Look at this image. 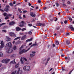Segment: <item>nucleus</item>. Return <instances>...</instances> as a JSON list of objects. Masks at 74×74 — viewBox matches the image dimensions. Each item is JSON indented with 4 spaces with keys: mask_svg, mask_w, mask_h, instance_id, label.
I'll use <instances>...</instances> for the list:
<instances>
[{
    "mask_svg": "<svg viewBox=\"0 0 74 74\" xmlns=\"http://www.w3.org/2000/svg\"><path fill=\"white\" fill-rule=\"evenodd\" d=\"M53 47H55V45L54 44H53Z\"/></svg>",
    "mask_w": 74,
    "mask_h": 74,
    "instance_id": "obj_58",
    "label": "nucleus"
},
{
    "mask_svg": "<svg viewBox=\"0 0 74 74\" xmlns=\"http://www.w3.org/2000/svg\"><path fill=\"white\" fill-rule=\"evenodd\" d=\"M9 19V17L7 16L5 17V19Z\"/></svg>",
    "mask_w": 74,
    "mask_h": 74,
    "instance_id": "obj_39",
    "label": "nucleus"
},
{
    "mask_svg": "<svg viewBox=\"0 0 74 74\" xmlns=\"http://www.w3.org/2000/svg\"><path fill=\"white\" fill-rule=\"evenodd\" d=\"M5 59H3L2 61V63H5Z\"/></svg>",
    "mask_w": 74,
    "mask_h": 74,
    "instance_id": "obj_27",
    "label": "nucleus"
},
{
    "mask_svg": "<svg viewBox=\"0 0 74 74\" xmlns=\"http://www.w3.org/2000/svg\"><path fill=\"white\" fill-rule=\"evenodd\" d=\"M6 52L7 53H12L13 52V49H12L11 48H10L9 49L6 50Z\"/></svg>",
    "mask_w": 74,
    "mask_h": 74,
    "instance_id": "obj_4",
    "label": "nucleus"
},
{
    "mask_svg": "<svg viewBox=\"0 0 74 74\" xmlns=\"http://www.w3.org/2000/svg\"><path fill=\"white\" fill-rule=\"evenodd\" d=\"M18 44H19L18 43V42H16L15 43V45H18Z\"/></svg>",
    "mask_w": 74,
    "mask_h": 74,
    "instance_id": "obj_61",
    "label": "nucleus"
},
{
    "mask_svg": "<svg viewBox=\"0 0 74 74\" xmlns=\"http://www.w3.org/2000/svg\"><path fill=\"white\" fill-rule=\"evenodd\" d=\"M32 57H29V60H31V59H32Z\"/></svg>",
    "mask_w": 74,
    "mask_h": 74,
    "instance_id": "obj_52",
    "label": "nucleus"
},
{
    "mask_svg": "<svg viewBox=\"0 0 74 74\" xmlns=\"http://www.w3.org/2000/svg\"><path fill=\"white\" fill-rule=\"evenodd\" d=\"M10 64H11V63H12L13 64H16V62H15V61H12L10 62Z\"/></svg>",
    "mask_w": 74,
    "mask_h": 74,
    "instance_id": "obj_18",
    "label": "nucleus"
},
{
    "mask_svg": "<svg viewBox=\"0 0 74 74\" xmlns=\"http://www.w3.org/2000/svg\"><path fill=\"white\" fill-rule=\"evenodd\" d=\"M9 34L12 37H16V35L14 34V33L13 32H10L9 33Z\"/></svg>",
    "mask_w": 74,
    "mask_h": 74,
    "instance_id": "obj_5",
    "label": "nucleus"
},
{
    "mask_svg": "<svg viewBox=\"0 0 74 74\" xmlns=\"http://www.w3.org/2000/svg\"><path fill=\"white\" fill-rule=\"evenodd\" d=\"M28 5H29V6H31V5H32V4H30V3H29Z\"/></svg>",
    "mask_w": 74,
    "mask_h": 74,
    "instance_id": "obj_60",
    "label": "nucleus"
},
{
    "mask_svg": "<svg viewBox=\"0 0 74 74\" xmlns=\"http://www.w3.org/2000/svg\"><path fill=\"white\" fill-rule=\"evenodd\" d=\"M66 36H69L70 35V34L69 33H66Z\"/></svg>",
    "mask_w": 74,
    "mask_h": 74,
    "instance_id": "obj_40",
    "label": "nucleus"
},
{
    "mask_svg": "<svg viewBox=\"0 0 74 74\" xmlns=\"http://www.w3.org/2000/svg\"><path fill=\"white\" fill-rule=\"evenodd\" d=\"M30 15L31 16L33 17V18H34L35 16H36V14L34 13L33 12H30Z\"/></svg>",
    "mask_w": 74,
    "mask_h": 74,
    "instance_id": "obj_7",
    "label": "nucleus"
},
{
    "mask_svg": "<svg viewBox=\"0 0 74 74\" xmlns=\"http://www.w3.org/2000/svg\"><path fill=\"white\" fill-rule=\"evenodd\" d=\"M24 26V25H23V24H22L21 23L20 25H19V26H20V27H23Z\"/></svg>",
    "mask_w": 74,
    "mask_h": 74,
    "instance_id": "obj_28",
    "label": "nucleus"
},
{
    "mask_svg": "<svg viewBox=\"0 0 74 74\" xmlns=\"http://www.w3.org/2000/svg\"><path fill=\"white\" fill-rule=\"evenodd\" d=\"M38 3H41V1L40 0H38Z\"/></svg>",
    "mask_w": 74,
    "mask_h": 74,
    "instance_id": "obj_38",
    "label": "nucleus"
},
{
    "mask_svg": "<svg viewBox=\"0 0 74 74\" xmlns=\"http://www.w3.org/2000/svg\"><path fill=\"white\" fill-rule=\"evenodd\" d=\"M14 24L15 22L13 21L10 22L9 23V25H14Z\"/></svg>",
    "mask_w": 74,
    "mask_h": 74,
    "instance_id": "obj_12",
    "label": "nucleus"
},
{
    "mask_svg": "<svg viewBox=\"0 0 74 74\" xmlns=\"http://www.w3.org/2000/svg\"><path fill=\"white\" fill-rule=\"evenodd\" d=\"M10 6H12V7H13V6H14V5H13L12 3H10Z\"/></svg>",
    "mask_w": 74,
    "mask_h": 74,
    "instance_id": "obj_33",
    "label": "nucleus"
},
{
    "mask_svg": "<svg viewBox=\"0 0 74 74\" xmlns=\"http://www.w3.org/2000/svg\"><path fill=\"white\" fill-rule=\"evenodd\" d=\"M21 37H17L16 38H15L14 39V40H20V39L21 38Z\"/></svg>",
    "mask_w": 74,
    "mask_h": 74,
    "instance_id": "obj_20",
    "label": "nucleus"
},
{
    "mask_svg": "<svg viewBox=\"0 0 74 74\" xmlns=\"http://www.w3.org/2000/svg\"><path fill=\"white\" fill-rule=\"evenodd\" d=\"M4 10L5 11H6L7 12H8L9 10V9L8 8H5Z\"/></svg>",
    "mask_w": 74,
    "mask_h": 74,
    "instance_id": "obj_19",
    "label": "nucleus"
},
{
    "mask_svg": "<svg viewBox=\"0 0 74 74\" xmlns=\"http://www.w3.org/2000/svg\"><path fill=\"white\" fill-rule=\"evenodd\" d=\"M48 62L47 61L46 62V63H45V66H46V65H47V64H48Z\"/></svg>",
    "mask_w": 74,
    "mask_h": 74,
    "instance_id": "obj_59",
    "label": "nucleus"
},
{
    "mask_svg": "<svg viewBox=\"0 0 74 74\" xmlns=\"http://www.w3.org/2000/svg\"><path fill=\"white\" fill-rule=\"evenodd\" d=\"M23 59L25 60V61H27V59H26V58H23Z\"/></svg>",
    "mask_w": 74,
    "mask_h": 74,
    "instance_id": "obj_54",
    "label": "nucleus"
},
{
    "mask_svg": "<svg viewBox=\"0 0 74 74\" xmlns=\"http://www.w3.org/2000/svg\"><path fill=\"white\" fill-rule=\"evenodd\" d=\"M26 37V35H25L23 36L21 38V40H23Z\"/></svg>",
    "mask_w": 74,
    "mask_h": 74,
    "instance_id": "obj_15",
    "label": "nucleus"
},
{
    "mask_svg": "<svg viewBox=\"0 0 74 74\" xmlns=\"http://www.w3.org/2000/svg\"><path fill=\"white\" fill-rule=\"evenodd\" d=\"M22 58H21V60H20V61L21 63H22V64H23V61L22 60Z\"/></svg>",
    "mask_w": 74,
    "mask_h": 74,
    "instance_id": "obj_26",
    "label": "nucleus"
},
{
    "mask_svg": "<svg viewBox=\"0 0 74 74\" xmlns=\"http://www.w3.org/2000/svg\"><path fill=\"white\" fill-rule=\"evenodd\" d=\"M36 53V52L34 51H32V53L30 54V56L32 58L34 57L35 56V54Z\"/></svg>",
    "mask_w": 74,
    "mask_h": 74,
    "instance_id": "obj_6",
    "label": "nucleus"
},
{
    "mask_svg": "<svg viewBox=\"0 0 74 74\" xmlns=\"http://www.w3.org/2000/svg\"><path fill=\"white\" fill-rule=\"evenodd\" d=\"M32 40H33V38H32L30 39H28L26 40V42H29V41H32Z\"/></svg>",
    "mask_w": 74,
    "mask_h": 74,
    "instance_id": "obj_13",
    "label": "nucleus"
},
{
    "mask_svg": "<svg viewBox=\"0 0 74 74\" xmlns=\"http://www.w3.org/2000/svg\"><path fill=\"white\" fill-rule=\"evenodd\" d=\"M7 15H8V16H12V14H7Z\"/></svg>",
    "mask_w": 74,
    "mask_h": 74,
    "instance_id": "obj_43",
    "label": "nucleus"
},
{
    "mask_svg": "<svg viewBox=\"0 0 74 74\" xmlns=\"http://www.w3.org/2000/svg\"><path fill=\"white\" fill-rule=\"evenodd\" d=\"M5 23H2L1 24H0V27H1V26H3V25H5Z\"/></svg>",
    "mask_w": 74,
    "mask_h": 74,
    "instance_id": "obj_30",
    "label": "nucleus"
},
{
    "mask_svg": "<svg viewBox=\"0 0 74 74\" xmlns=\"http://www.w3.org/2000/svg\"><path fill=\"white\" fill-rule=\"evenodd\" d=\"M67 23V21L66 20H65L64 21V23H65V24H66Z\"/></svg>",
    "mask_w": 74,
    "mask_h": 74,
    "instance_id": "obj_45",
    "label": "nucleus"
},
{
    "mask_svg": "<svg viewBox=\"0 0 74 74\" xmlns=\"http://www.w3.org/2000/svg\"><path fill=\"white\" fill-rule=\"evenodd\" d=\"M42 25V23H38L36 24V26H41Z\"/></svg>",
    "mask_w": 74,
    "mask_h": 74,
    "instance_id": "obj_17",
    "label": "nucleus"
},
{
    "mask_svg": "<svg viewBox=\"0 0 74 74\" xmlns=\"http://www.w3.org/2000/svg\"><path fill=\"white\" fill-rule=\"evenodd\" d=\"M28 34L29 35H31L32 34V32L31 31H29L28 32Z\"/></svg>",
    "mask_w": 74,
    "mask_h": 74,
    "instance_id": "obj_22",
    "label": "nucleus"
},
{
    "mask_svg": "<svg viewBox=\"0 0 74 74\" xmlns=\"http://www.w3.org/2000/svg\"><path fill=\"white\" fill-rule=\"evenodd\" d=\"M56 4L57 7H59V4L58 3H56Z\"/></svg>",
    "mask_w": 74,
    "mask_h": 74,
    "instance_id": "obj_34",
    "label": "nucleus"
},
{
    "mask_svg": "<svg viewBox=\"0 0 74 74\" xmlns=\"http://www.w3.org/2000/svg\"><path fill=\"white\" fill-rule=\"evenodd\" d=\"M62 71H66V70H65L64 69H63V67H62Z\"/></svg>",
    "mask_w": 74,
    "mask_h": 74,
    "instance_id": "obj_53",
    "label": "nucleus"
},
{
    "mask_svg": "<svg viewBox=\"0 0 74 74\" xmlns=\"http://www.w3.org/2000/svg\"><path fill=\"white\" fill-rule=\"evenodd\" d=\"M0 11H1L2 12H3L4 11V10L1 9H0Z\"/></svg>",
    "mask_w": 74,
    "mask_h": 74,
    "instance_id": "obj_55",
    "label": "nucleus"
},
{
    "mask_svg": "<svg viewBox=\"0 0 74 74\" xmlns=\"http://www.w3.org/2000/svg\"><path fill=\"white\" fill-rule=\"evenodd\" d=\"M30 67L29 66H24L23 69L24 71H29Z\"/></svg>",
    "mask_w": 74,
    "mask_h": 74,
    "instance_id": "obj_2",
    "label": "nucleus"
},
{
    "mask_svg": "<svg viewBox=\"0 0 74 74\" xmlns=\"http://www.w3.org/2000/svg\"><path fill=\"white\" fill-rule=\"evenodd\" d=\"M69 27V28H70L71 30H73V31H74V28L73 27V25H70Z\"/></svg>",
    "mask_w": 74,
    "mask_h": 74,
    "instance_id": "obj_11",
    "label": "nucleus"
},
{
    "mask_svg": "<svg viewBox=\"0 0 74 74\" xmlns=\"http://www.w3.org/2000/svg\"><path fill=\"white\" fill-rule=\"evenodd\" d=\"M3 54L1 52H0V57H3Z\"/></svg>",
    "mask_w": 74,
    "mask_h": 74,
    "instance_id": "obj_23",
    "label": "nucleus"
},
{
    "mask_svg": "<svg viewBox=\"0 0 74 74\" xmlns=\"http://www.w3.org/2000/svg\"><path fill=\"white\" fill-rule=\"evenodd\" d=\"M6 8H10V6L8 5H7L6 6Z\"/></svg>",
    "mask_w": 74,
    "mask_h": 74,
    "instance_id": "obj_47",
    "label": "nucleus"
},
{
    "mask_svg": "<svg viewBox=\"0 0 74 74\" xmlns=\"http://www.w3.org/2000/svg\"><path fill=\"white\" fill-rule=\"evenodd\" d=\"M13 49L14 50H16V46H14L13 47Z\"/></svg>",
    "mask_w": 74,
    "mask_h": 74,
    "instance_id": "obj_25",
    "label": "nucleus"
},
{
    "mask_svg": "<svg viewBox=\"0 0 74 74\" xmlns=\"http://www.w3.org/2000/svg\"><path fill=\"white\" fill-rule=\"evenodd\" d=\"M73 71V70L72 69L71 71L70 72L69 74H71V73Z\"/></svg>",
    "mask_w": 74,
    "mask_h": 74,
    "instance_id": "obj_48",
    "label": "nucleus"
},
{
    "mask_svg": "<svg viewBox=\"0 0 74 74\" xmlns=\"http://www.w3.org/2000/svg\"><path fill=\"white\" fill-rule=\"evenodd\" d=\"M50 59V58H48L47 60V62H48L49 60Z\"/></svg>",
    "mask_w": 74,
    "mask_h": 74,
    "instance_id": "obj_50",
    "label": "nucleus"
},
{
    "mask_svg": "<svg viewBox=\"0 0 74 74\" xmlns=\"http://www.w3.org/2000/svg\"><path fill=\"white\" fill-rule=\"evenodd\" d=\"M44 10H45L46 9H47V7H44L43 8Z\"/></svg>",
    "mask_w": 74,
    "mask_h": 74,
    "instance_id": "obj_62",
    "label": "nucleus"
},
{
    "mask_svg": "<svg viewBox=\"0 0 74 74\" xmlns=\"http://www.w3.org/2000/svg\"><path fill=\"white\" fill-rule=\"evenodd\" d=\"M16 71H14V72H12L11 73V74H16Z\"/></svg>",
    "mask_w": 74,
    "mask_h": 74,
    "instance_id": "obj_24",
    "label": "nucleus"
},
{
    "mask_svg": "<svg viewBox=\"0 0 74 74\" xmlns=\"http://www.w3.org/2000/svg\"><path fill=\"white\" fill-rule=\"evenodd\" d=\"M6 40L7 41H10L11 40V39L8 36L6 37Z\"/></svg>",
    "mask_w": 74,
    "mask_h": 74,
    "instance_id": "obj_9",
    "label": "nucleus"
},
{
    "mask_svg": "<svg viewBox=\"0 0 74 74\" xmlns=\"http://www.w3.org/2000/svg\"><path fill=\"white\" fill-rule=\"evenodd\" d=\"M45 23H43L42 24V26H45Z\"/></svg>",
    "mask_w": 74,
    "mask_h": 74,
    "instance_id": "obj_63",
    "label": "nucleus"
},
{
    "mask_svg": "<svg viewBox=\"0 0 74 74\" xmlns=\"http://www.w3.org/2000/svg\"><path fill=\"white\" fill-rule=\"evenodd\" d=\"M18 10L20 13H22V11H21V10L20 9H18Z\"/></svg>",
    "mask_w": 74,
    "mask_h": 74,
    "instance_id": "obj_35",
    "label": "nucleus"
},
{
    "mask_svg": "<svg viewBox=\"0 0 74 74\" xmlns=\"http://www.w3.org/2000/svg\"><path fill=\"white\" fill-rule=\"evenodd\" d=\"M23 12L24 13H25V12H27V11L26 10H25L24 11H23Z\"/></svg>",
    "mask_w": 74,
    "mask_h": 74,
    "instance_id": "obj_51",
    "label": "nucleus"
},
{
    "mask_svg": "<svg viewBox=\"0 0 74 74\" xmlns=\"http://www.w3.org/2000/svg\"><path fill=\"white\" fill-rule=\"evenodd\" d=\"M2 32L3 33H6L7 32V31L5 30H2Z\"/></svg>",
    "mask_w": 74,
    "mask_h": 74,
    "instance_id": "obj_36",
    "label": "nucleus"
},
{
    "mask_svg": "<svg viewBox=\"0 0 74 74\" xmlns=\"http://www.w3.org/2000/svg\"><path fill=\"white\" fill-rule=\"evenodd\" d=\"M21 23L22 24H26V23H25V22H24V21H22V22H21Z\"/></svg>",
    "mask_w": 74,
    "mask_h": 74,
    "instance_id": "obj_41",
    "label": "nucleus"
},
{
    "mask_svg": "<svg viewBox=\"0 0 74 74\" xmlns=\"http://www.w3.org/2000/svg\"><path fill=\"white\" fill-rule=\"evenodd\" d=\"M5 59V63H7L9 61H10V59Z\"/></svg>",
    "mask_w": 74,
    "mask_h": 74,
    "instance_id": "obj_10",
    "label": "nucleus"
},
{
    "mask_svg": "<svg viewBox=\"0 0 74 74\" xmlns=\"http://www.w3.org/2000/svg\"><path fill=\"white\" fill-rule=\"evenodd\" d=\"M60 29V27H58L56 29V30H59Z\"/></svg>",
    "mask_w": 74,
    "mask_h": 74,
    "instance_id": "obj_32",
    "label": "nucleus"
},
{
    "mask_svg": "<svg viewBox=\"0 0 74 74\" xmlns=\"http://www.w3.org/2000/svg\"><path fill=\"white\" fill-rule=\"evenodd\" d=\"M23 16L24 18H26L25 16V14L23 15Z\"/></svg>",
    "mask_w": 74,
    "mask_h": 74,
    "instance_id": "obj_64",
    "label": "nucleus"
},
{
    "mask_svg": "<svg viewBox=\"0 0 74 74\" xmlns=\"http://www.w3.org/2000/svg\"><path fill=\"white\" fill-rule=\"evenodd\" d=\"M28 25L29 26H32V25H33L32 24H28Z\"/></svg>",
    "mask_w": 74,
    "mask_h": 74,
    "instance_id": "obj_49",
    "label": "nucleus"
},
{
    "mask_svg": "<svg viewBox=\"0 0 74 74\" xmlns=\"http://www.w3.org/2000/svg\"><path fill=\"white\" fill-rule=\"evenodd\" d=\"M59 44V42L58 41H56V45H58Z\"/></svg>",
    "mask_w": 74,
    "mask_h": 74,
    "instance_id": "obj_29",
    "label": "nucleus"
},
{
    "mask_svg": "<svg viewBox=\"0 0 74 74\" xmlns=\"http://www.w3.org/2000/svg\"><path fill=\"white\" fill-rule=\"evenodd\" d=\"M36 45H37V44H34L32 45L27 50H26L25 49H23V50H22V48H23V46L22 45L21 46V47L19 49V51H20L19 52V53L20 55H21V54H22L23 53H24V52H26L27 51H28L30 49V48L31 47H33V46H36Z\"/></svg>",
    "mask_w": 74,
    "mask_h": 74,
    "instance_id": "obj_1",
    "label": "nucleus"
},
{
    "mask_svg": "<svg viewBox=\"0 0 74 74\" xmlns=\"http://www.w3.org/2000/svg\"><path fill=\"white\" fill-rule=\"evenodd\" d=\"M69 20H70V21H73V19L72 18H71L70 17H69Z\"/></svg>",
    "mask_w": 74,
    "mask_h": 74,
    "instance_id": "obj_37",
    "label": "nucleus"
},
{
    "mask_svg": "<svg viewBox=\"0 0 74 74\" xmlns=\"http://www.w3.org/2000/svg\"><path fill=\"white\" fill-rule=\"evenodd\" d=\"M22 42H21V41H19V42H18V43L19 44H21Z\"/></svg>",
    "mask_w": 74,
    "mask_h": 74,
    "instance_id": "obj_57",
    "label": "nucleus"
},
{
    "mask_svg": "<svg viewBox=\"0 0 74 74\" xmlns=\"http://www.w3.org/2000/svg\"><path fill=\"white\" fill-rule=\"evenodd\" d=\"M18 66H19V64L17 63L15 65V68H18Z\"/></svg>",
    "mask_w": 74,
    "mask_h": 74,
    "instance_id": "obj_21",
    "label": "nucleus"
},
{
    "mask_svg": "<svg viewBox=\"0 0 74 74\" xmlns=\"http://www.w3.org/2000/svg\"><path fill=\"white\" fill-rule=\"evenodd\" d=\"M3 15L4 16H5L6 15H7V13H3Z\"/></svg>",
    "mask_w": 74,
    "mask_h": 74,
    "instance_id": "obj_42",
    "label": "nucleus"
},
{
    "mask_svg": "<svg viewBox=\"0 0 74 74\" xmlns=\"http://www.w3.org/2000/svg\"><path fill=\"white\" fill-rule=\"evenodd\" d=\"M32 44V42H31L29 44V45H31Z\"/></svg>",
    "mask_w": 74,
    "mask_h": 74,
    "instance_id": "obj_56",
    "label": "nucleus"
},
{
    "mask_svg": "<svg viewBox=\"0 0 74 74\" xmlns=\"http://www.w3.org/2000/svg\"><path fill=\"white\" fill-rule=\"evenodd\" d=\"M7 46L8 47H12V44L11 42H9L8 43H7L6 44Z\"/></svg>",
    "mask_w": 74,
    "mask_h": 74,
    "instance_id": "obj_8",
    "label": "nucleus"
},
{
    "mask_svg": "<svg viewBox=\"0 0 74 74\" xmlns=\"http://www.w3.org/2000/svg\"><path fill=\"white\" fill-rule=\"evenodd\" d=\"M14 56H15V55L14 54L12 55V56H11V58H13V57H14Z\"/></svg>",
    "mask_w": 74,
    "mask_h": 74,
    "instance_id": "obj_44",
    "label": "nucleus"
},
{
    "mask_svg": "<svg viewBox=\"0 0 74 74\" xmlns=\"http://www.w3.org/2000/svg\"><path fill=\"white\" fill-rule=\"evenodd\" d=\"M67 3L68 4H71V3H70V2L69 1H68Z\"/></svg>",
    "mask_w": 74,
    "mask_h": 74,
    "instance_id": "obj_46",
    "label": "nucleus"
},
{
    "mask_svg": "<svg viewBox=\"0 0 74 74\" xmlns=\"http://www.w3.org/2000/svg\"><path fill=\"white\" fill-rule=\"evenodd\" d=\"M1 44V45L0 47V51H1V50L2 49V48L4 47V43L3 41H1L0 40V44Z\"/></svg>",
    "mask_w": 74,
    "mask_h": 74,
    "instance_id": "obj_3",
    "label": "nucleus"
},
{
    "mask_svg": "<svg viewBox=\"0 0 74 74\" xmlns=\"http://www.w3.org/2000/svg\"><path fill=\"white\" fill-rule=\"evenodd\" d=\"M22 31H23L25 30H26V29L25 28H23L22 29H21Z\"/></svg>",
    "mask_w": 74,
    "mask_h": 74,
    "instance_id": "obj_31",
    "label": "nucleus"
},
{
    "mask_svg": "<svg viewBox=\"0 0 74 74\" xmlns=\"http://www.w3.org/2000/svg\"><path fill=\"white\" fill-rule=\"evenodd\" d=\"M21 30V28H20L18 27H17L16 28V31H20V30Z\"/></svg>",
    "mask_w": 74,
    "mask_h": 74,
    "instance_id": "obj_14",
    "label": "nucleus"
},
{
    "mask_svg": "<svg viewBox=\"0 0 74 74\" xmlns=\"http://www.w3.org/2000/svg\"><path fill=\"white\" fill-rule=\"evenodd\" d=\"M70 42V41L69 40H67L66 41V43L67 45H69Z\"/></svg>",
    "mask_w": 74,
    "mask_h": 74,
    "instance_id": "obj_16",
    "label": "nucleus"
}]
</instances>
